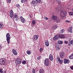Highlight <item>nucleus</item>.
Returning <instances> with one entry per match:
<instances>
[{"label": "nucleus", "instance_id": "obj_1", "mask_svg": "<svg viewBox=\"0 0 73 73\" xmlns=\"http://www.w3.org/2000/svg\"><path fill=\"white\" fill-rule=\"evenodd\" d=\"M65 38V35L64 34H58L57 35H55L53 38V40L54 41H56L59 38Z\"/></svg>", "mask_w": 73, "mask_h": 73}, {"label": "nucleus", "instance_id": "obj_7", "mask_svg": "<svg viewBox=\"0 0 73 73\" xmlns=\"http://www.w3.org/2000/svg\"><path fill=\"white\" fill-rule=\"evenodd\" d=\"M38 38V36L37 35H35L33 36V41H36V40H37Z\"/></svg>", "mask_w": 73, "mask_h": 73}, {"label": "nucleus", "instance_id": "obj_26", "mask_svg": "<svg viewBox=\"0 0 73 73\" xmlns=\"http://www.w3.org/2000/svg\"><path fill=\"white\" fill-rule=\"evenodd\" d=\"M69 59H73V54H71L70 56H69Z\"/></svg>", "mask_w": 73, "mask_h": 73}, {"label": "nucleus", "instance_id": "obj_48", "mask_svg": "<svg viewBox=\"0 0 73 73\" xmlns=\"http://www.w3.org/2000/svg\"><path fill=\"white\" fill-rule=\"evenodd\" d=\"M1 73H6V71H3V72H2Z\"/></svg>", "mask_w": 73, "mask_h": 73}, {"label": "nucleus", "instance_id": "obj_33", "mask_svg": "<svg viewBox=\"0 0 73 73\" xmlns=\"http://www.w3.org/2000/svg\"><path fill=\"white\" fill-rule=\"evenodd\" d=\"M22 63L24 65H25V64H26V61H25V60H24L22 61Z\"/></svg>", "mask_w": 73, "mask_h": 73}, {"label": "nucleus", "instance_id": "obj_16", "mask_svg": "<svg viewBox=\"0 0 73 73\" xmlns=\"http://www.w3.org/2000/svg\"><path fill=\"white\" fill-rule=\"evenodd\" d=\"M49 58L51 61H52L53 60V55L52 54H50L49 55Z\"/></svg>", "mask_w": 73, "mask_h": 73}, {"label": "nucleus", "instance_id": "obj_50", "mask_svg": "<svg viewBox=\"0 0 73 73\" xmlns=\"http://www.w3.org/2000/svg\"><path fill=\"white\" fill-rule=\"evenodd\" d=\"M1 48H2V47H1V46H0V50L1 49Z\"/></svg>", "mask_w": 73, "mask_h": 73}, {"label": "nucleus", "instance_id": "obj_3", "mask_svg": "<svg viewBox=\"0 0 73 73\" xmlns=\"http://www.w3.org/2000/svg\"><path fill=\"white\" fill-rule=\"evenodd\" d=\"M0 60L1 61L0 64L1 65H4L5 64V59L4 58H2Z\"/></svg>", "mask_w": 73, "mask_h": 73}, {"label": "nucleus", "instance_id": "obj_20", "mask_svg": "<svg viewBox=\"0 0 73 73\" xmlns=\"http://www.w3.org/2000/svg\"><path fill=\"white\" fill-rule=\"evenodd\" d=\"M39 73H44L45 71H44V69L41 68L39 71Z\"/></svg>", "mask_w": 73, "mask_h": 73}, {"label": "nucleus", "instance_id": "obj_38", "mask_svg": "<svg viewBox=\"0 0 73 73\" xmlns=\"http://www.w3.org/2000/svg\"><path fill=\"white\" fill-rule=\"evenodd\" d=\"M16 6L17 7H18V8H19L20 7V5L18 4H17Z\"/></svg>", "mask_w": 73, "mask_h": 73}, {"label": "nucleus", "instance_id": "obj_43", "mask_svg": "<svg viewBox=\"0 0 73 73\" xmlns=\"http://www.w3.org/2000/svg\"><path fill=\"white\" fill-rule=\"evenodd\" d=\"M3 25H1V24H0V28H3Z\"/></svg>", "mask_w": 73, "mask_h": 73}, {"label": "nucleus", "instance_id": "obj_52", "mask_svg": "<svg viewBox=\"0 0 73 73\" xmlns=\"http://www.w3.org/2000/svg\"><path fill=\"white\" fill-rule=\"evenodd\" d=\"M63 0V1H65V0Z\"/></svg>", "mask_w": 73, "mask_h": 73}, {"label": "nucleus", "instance_id": "obj_42", "mask_svg": "<svg viewBox=\"0 0 73 73\" xmlns=\"http://www.w3.org/2000/svg\"><path fill=\"white\" fill-rule=\"evenodd\" d=\"M44 19H45V20H48V18L46 17H44Z\"/></svg>", "mask_w": 73, "mask_h": 73}, {"label": "nucleus", "instance_id": "obj_2", "mask_svg": "<svg viewBox=\"0 0 73 73\" xmlns=\"http://www.w3.org/2000/svg\"><path fill=\"white\" fill-rule=\"evenodd\" d=\"M6 40L7 41V43L9 44L10 43V40H11V36H10V34L8 33L6 35Z\"/></svg>", "mask_w": 73, "mask_h": 73}, {"label": "nucleus", "instance_id": "obj_31", "mask_svg": "<svg viewBox=\"0 0 73 73\" xmlns=\"http://www.w3.org/2000/svg\"><path fill=\"white\" fill-rule=\"evenodd\" d=\"M69 15L70 16H73V12H70L69 13Z\"/></svg>", "mask_w": 73, "mask_h": 73}, {"label": "nucleus", "instance_id": "obj_23", "mask_svg": "<svg viewBox=\"0 0 73 73\" xmlns=\"http://www.w3.org/2000/svg\"><path fill=\"white\" fill-rule=\"evenodd\" d=\"M64 31V29H62L61 31H60L59 33H58V34H62V33H63Z\"/></svg>", "mask_w": 73, "mask_h": 73}, {"label": "nucleus", "instance_id": "obj_27", "mask_svg": "<svg viewBox=\"0 0 73 73\" xmlns=\"http://www.w3.org/2000/svg\"><path fill=\"white\" fill-rule=\"evenodd\" d=\"M36 21L35 20H33L32 21L31 23L33 25H35L36 24Z\"/></svg>", "mask_w": 73, "mask_h": 73}, {"label": "nucleus", "instance_id": "obj_45", "mask_svg": "<svg viewBox=\"0 0 73 73\" xmlns=\"http://www.w3.org/2000/svg\"><path fill=\"white\" fill-rule=\"evenodd\" d=\"M65 23H70V21L68 20H66L65 21Z\"/></svg>", "mask_w": 73, "mask_h": 73}, {"label": "nucleus", "instance_id": "obj_25", "mask_svg": "<svg viewBox=\"0 0 73 73\" xmlns=\"http://www.w3.org/2000/svg\"><path fill=\"white\" fill-rule=\"evenodd\" d=\"M45 44L46 46H49V42L48 41H46Z\"/></svg>", "mask_w": 73, "mask_h": 73}, {"label": "nucleus", "instance_id": "obj_34", "mask_svg": "<svg viewBox=\"0 0 73 73\" xmlns=\"http://www.w3.org/2000/svg\"><path fill=\"white\" fill-rule=\"evenodd\" d=\"M60 21V20L59 19H58L56 21V23H59Z\"/></svg>", "mask_w": 73, "mask_h": 73}, {"label": "nucleus", "instance_id": "obj_30", "mask_svg": "<svg viewBox=\"0 0 73 73\" xmlns=\"http://www.w3.org/2000/svg\"><path fill=\"white\" fill-rule=\"evenodd\" d=\"M32 73H36V71L33 68L32 70Z\"/></svg>", "mask_w": 73, "mask_h": 73}, {"label": "nucleus", "instance_id": "obj_36", "mask_svg": "<svg viewBox=\"0 0 73 73\" xmlns=\"http://www.w3.org/2000/svg\"><path fill=\"white\" fill-rule=\"evenodd\" d=\"M3 69L1 68L0 69V73H3Z\"/></svg>", "mask_w": 73, "mask_h": 73}, {"label": "nucleus", "instance_id": "obj_24", "mask_svg": "<svg viewBox=\"0 0 73 73\" xmlns=\"http://www.w3.org/2000/svg\"><path fill=\"white\" fill-rule=\"evenodd\" d=\"M58 44H63V42L62 41L59 40L58 41Z\"/></svg>", "mask_w": 73, "mask_h": 73}, {"label": "nucleus", "instance_id": "obj_41", "mask_svg": "<svg viewBox=\"0 0 73 73\" xmlns=\"http://www.w3.org/2000/svg\"><path fill=\"white\" fill-rule=\"evenodd\" d=\"M42 50L43 49L42 48H40L39 49V52H42Z\"/></svg>", "mask_w": 73, "mask_h": 73}, {"label": "nucleus", "instance_id": "obj_32", "mask_svg": "<svg viewBox=\"0 0 73 73\" xmlns=\"http://www.w3.org/2000/svg\"><path fill=\"white\" fill-rule=\"evenodd\" d=\"M21 3H25V1H27V0H21Z\"/></svg>", "mask_w": 73, "mask_h": 73}, {"label": "nucleus", "instance_id": "obj_46", "mask_svg": "<svg viewBox=\"0 0 73 73\" xmlns=\"http://www.w3.org/2000/svg\"><path fill=\"white\" fill-rule=\"evenodd\" d=\"M70 68H71V69H72V70H73V66H71Z\"/></svg>", "mask_w": 73, "mask_h": 73}, {"label": "nucleus", "instance_id": "obj_12", "mask_svg": "<svg viewBox=\"0 0 73 73\" xmlns=\"http://www.w3.org/2000/svg\"><path fill=\"white\" fill-rule=\"evenodd\" d=\"M20 18L21 19V22H22V23H24L25 22V19L23 18L22 16L20 17Z\"/></svg>", "mask_w": 73, "mask_h": 73}, {"label": "nucleus", "instance_id": "obj_13", "mask_svg": "<svg viewBox=\"0 0 73 73\" xmlns=\"http://www.w3.org/2000/svg\"><path fill=\"white\" fill-rule=\"evenodd\" d=\"M60 13H62L64 15H65L66 14V11L64 10H63L62 9L60 10Z\"/></svg>", "mask_w": 73, "mask_h": 73}, {"label": "nucleus", "instance_id": "obj_9", "mask_svg": "<svg viewBox=\"0 0 73 73\" xmlns=\"http://www.w3.org/2000/svg\"><path fill=\"white\" fill-rule=\"evenodd\" d=\"M69 62H70V61H69V60L66 59H64V64H69Z\"/></svg>", "mask_w": 73, "mask_h": 73}, {"label": "nucleus", "instance_id": "obj_44", "mask_svg": "<svg viewBox=\"0 0 73 73\" xmlns=\"http://www.w3.org/2000/svg\"><path fill=\"white\" fill-rule=\"evenodd\" d=\"M41 56H39L37 58L38 60H40L41 59Z\"/></svg>", "mask_w": 73, "mask_h": 73}, {"label": "nucleus", "instance_id": "obj_22", "mask_svg": "<svg viewBox=\"0 0 73 73\" xmlns=\"http://www.w3.org/2000/svg\"><path fill=\"white\" fill-rule=\"evenodd\" d=\"M56 49L57 50H59L60 49V46H56Z\"/></svg>", "mask_w": 73, "mask_h": 73}, {"label": "nucleus", "instance_id": "obj_21", "mask_svg": "<svg viewBox=\"0 0 73 73\" xmlns=\"http://www.w3.org/2000/svg\"><path fill=\"white\" fill-rule=\"evenodd\" d=\"M60 17L62 19H63V20L65 19V15H62V14H61L60 15Z\"/></svg>", "mask_w": 73, "mask_h": 73}, {"label": "nucleus", "instance_id": "obj_17", "mask_svg": "<svg viewBox=\"0 0 73 73\" xmlns=\"http://www.w3.org/2000/svg\"><path fill=\"white\" fill-rule=\"evenodd\" d=\"M12 51L14 55H17V53L16 50L14 49H13L12 50Z\"/></svg>", "mask_w": 73, "mask_h": 73}, {"label": "nucleus", "instance_id": "obj_11", "mask_svg": "<svg viewBox=\"0 0 73 73\" xmlns=\"http://www.w3.org/2000/svg\"><path fill=\"white\" fill-rule=\"evenodd\" d=\"M67 31L68 32L70 33H72L73 32V30L72 29V27H70L68 28Z\"/></svg>", "mask_w": 73, "mask_h": 73}, {"label": "nucleus", "instance_id": "obj_15", "mask_svg": "<svg viewBox=\"0 0 73 73\" xmlns=\"http://www.w3.org/2000/svg\"><path fill=\"white\" fill-rule=\"evenodd\" d=\"M56 28H57V26H56V25H54V26H53L52 28V32H54V30H55V29H56Z\"/></svg>", "mask_w": 73, "mask_h": 73}, {"label": "nucleus", "instance_id": "obj_10", "mask_svg": "<svg viewBox=\"0 0 73 73\" xmlns=\"http://www.w3.org/2000/svg\"><path fill=\"white\" fill-rule=\"evenodd\" d=\"M64 56H65V54H64V52H61L60 54V58H63L64 57Z\"/></svg>", "mask_w": 73, "mask_h": 73}, {"label": "nucleus", "instance_id": "obj_49", "mask_svg": "<svg viewBox=\"0 0 73 73\" xmlns=\"http://www.w3.org/2000/svg\"><path fill=\"white\" fill-rule=\"evenodd\" d=\"M68 46H70V43H68Z\"/></svg>", "mask_w": 73, "mask_h": 73}, {"label": "nucleus", "instance_id": "obj_35", "mask_svg": "<svg viewBox=\"0 0 73 73\" xmlns=\"http://www.w3.org/2000/svg\"><path fill=\"white\" fill-rule=\"evenodd\" d=\"M27 54H31V51H27Z\"/></svg>", "mask_w": 73, "mask_h": 73}, {"label": "nucleus", "instance_id": "obj_40", "mask_svg": "<svg viewBox=\"0 0 73 73\" xmlns=\"http://www.w3.org/2000/svg\"><path fill=\"white\" fill-rule=\"evenodd\" d=\"M64 44H68V42L66 40H65L64 41Z\"/></svg>", "mask_w": 73, "mask_h": 73}, {"label": "nucleus", "instance_id": "obj_29", "mask_svg": "<svg viewBox=\"0 0 73 73\" xmlns=\"http://www.w3.org/2000/svg\"><path fill=\"white\" fill-rule=\"evenodd\" d=\"M70 43L72 44V45H73V40H69Z\"/></svg>", "mask_w": 73, "mask_h": 73}, {"label": "nucleus", "instance_id": "obj_4", "mask_svg": "<svg viewBox=\"0 0 73 73\" xmlns=\"http://www.w3.org/2000/svg\"><path fill=\"white\" fill-rule=\"evenodd\" d=\"M44 65L46 66H48L49 65V59L46 58L44 62Z\"/></svg>", "mask_w": 73, "mask_h": 73}, {"label": "nucleus", "instance_id": "obj_14", "mask_svg": "<svg viewBox=\"0 0 73 73\" xmlns=\"http://www.w3.org/2000/svg\"><path fill=\"white\" fill-rule=\"evenodd\" d=\"M52 19L53 20H56L57 19V16L56 15H53L52 16Z\"/></svg>", "mask_w": 73, "mask_h": 73}, {"label": "nucleus", "instance_id": "obj_19", "mask_svg": "<svg viewBox=\"0 0 73 73\" xmlns=\"http://www.w3.org/2000/svg\"><path fill=\"white\" fill-rule=\"evenodd\" d=\"M17 17H18V15L16 13L14 14L13 15V19H16V18H17Z\"/></svg>", "mask_w": 73, "mask_h": 73}, {"label": "nucleus", "instance_id": "obj_5", "mask_svg": "<svg viewBox=\"0 0 73 73\" xmlns=\"http://www.w3.org/2000/svg\"><path fill=\"white\" fill-rule=\"evenodd\" d=\"M21 62V59L20 58H18L15 60V63L17 64H20Z\"/></svg>", "mask_w": 73, "mask_h": 73}, {"label": "nucleus", "instance_id": "obj_37", "mask_svg": "<svg viewBox=\"0 0 73 73\" xmlns=\"http://www.w3.org/2000/svg\"><path fill=\"white\" fill-rule=\"evenodd\" d=\"M15 20L16 21H18V20H19V18L17 17V18H16V19H15Z\"/></svg>", "mask_w": 73, "mask_h": 73}, {"label": "nucleus", "instance_id": "obj_47", "mask_svg": "<svg viewBox=\"0 0 73 73\" xmlns=\"http://www.w3.org/2000/svg\"><path fill=\"white\" fill-rule=\"evenodd\" d=\"M57 2H58L60 4L61 3V1H57Z\"/></svg>", "mask_w": 73, "mask_h": 73}, {"label": "nucleus", "instance_id": "obj_39", "mask_svg": "<svg viewBox=\"0 0 73 73\" xmlns=\"http://www.w3.org/2000/svg\"><path fill=\"white\" fill-rule=\"evenodd\" d=\"M7 3H10L11 2V0H7Z\"/></svg>", "mask_w": 73, "mask_h": 73}, {"label": "nucleus", "instance_id": "obj_28", "mask_svg": "<svg viewBox=\"0 0 73 73\" xmlns=\"http://www.w3.org/2000/svg\"><path fill=\"white\" fill-rule=\"evenodd\" d=\"M36 3L38 4V3H41V0H36Z\"/></svg>", "mask_w": 73, "mask_h": 73}, {"label": "nucleus", "instance_id": "obj_8", "mask_svg": "<svg viewBox=\"0 0 73 73\" xmlns=\"http://www.w3.org/2000/svg\"><path fill=\"white\" fill-rule=\"evenodd\" d=\"M13 12L12 10H11L9 12V16L11 18L13 17Z\"/></svg>", "mask_w": 73, "mask_h": 73}, {"label": "nucleus", "instance_id": "obj_18", "mask_svg": "<svg viewBox=\"0 0 73 73\" xmlns=\"http://www.w3.org/2000/svg\"><path fill=\"white\" fill-rule=\"evenodd\" d=\"M31 4H34V5H37V2L36 1H32V2L31 3Z\"/></svg>", "mask_w": 73, "mask_h": 73}, {"label": "nucleus", "instance_id": "obj_6", "mask_svg": "<svg viewBox=\"0 0 73 73\" xmlns=\"http://www.w3.org/2000/svg\"><path fill=\"white\" fill-rule=\"evenodd\" d=\"M57 59L58 60L60 64H62V63L63 62V60H61L60 59V58L59 56H57Z\"/></svg>", "mask_w": 73, "mask_h": 73}, {"label": "nucleus", "instance_id": "obj_51", "mask_svg": "<svg viewBox=\"0 0 73 73\" xmlns=\"http://www.w3.org/2000/svg\"><path fill=\"white\" fill-rule=\"evenodd\" d=\"M57 11H57V12H59L60 10H57Z\"/></svg>", "mask_w": 73, "mask_h": 73}]
</instances>
